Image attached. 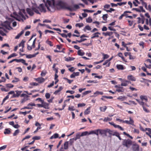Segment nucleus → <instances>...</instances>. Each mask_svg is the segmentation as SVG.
<instances>
[{
	"instance_id": "f257e3e1",
	"label": "nucleus",
	"mask_w": 151,
	"mask_h": 151,
	"mask_svg": "<svg viewBox=\"0 0 151 151\" xmlns=\"http://www.w3.org/2000/svg\"><path fill=\"white\" fill-rule=\"evenodd\" d=\"M46 7L49 11L51 12H54L56 8L55 0H52L51 1L47 0L45 5L43 4H41L38 7H33V9L37 14H40V12H46Z\"/></svg>"
},
{
	"instance_id": "f03ea898",
	"label": "nucleus",
	"mask_w": 151,
	"mask_h": 151,
	"mask_svg": "<svg viewBox=\"0 0 151 151\" xmlns=\"http://www.w3.org/2000/svg\"><path fill=\"white\" fill-rule=\"evenodd\" d=\"M56 5L60 6L62 8L67 9L70 11H72L74 10L73 8H71L70 7L67 6V3L62 1H59L57 4Z\"/></svg>"
},
{
	"instance_id": "7ed1b4c3",
	"label": "nucleus",
	"mask_w": 151,
	"mask_h": 151,
	"mask_svg": "<svg viewBox=\"0 0 151 151\" xmlns=\"http://www.w3.org/2000/svg\"><path fill=\"white\" fill-rule=\"evenodd\" d=\"M132 141L129 139H123L122 145L127 148H129L130 146L132 145Z\"/></svg>"
},
{
	"instance_id": "20e7f679",
	"label": "nucleus",
	"mask_w": 151,
	"mask_h": 151,
	"mask_svg": "<svg viewBox=\"0 0 151 151\" xmlns=\"http://www.w3.org/2000/svg\"><path fill=\"white\" fill-rule=\"evenodd\" d=\"M111 130L108 128L105 129H99V134L103 136L106 137L107 136V133H108L109 135L111 134Z\"/></svg>"
},
{
	"instance_id": "39448f33",
	"label": "nucleus",
	"mask_w": 151,
	"mask_h": 151,
	"mask_svg": "<svg viewBox=\"0 0 151 151\" xmlns=\"http://www.w3.org/2000/svg\"><path fill=\"white\" fill-rule=\"evenodd\" d=\"M116 120L117 121H119L120 122H122L124 123H126L127 124H131L132 125H134V121L132 119L131 117H129V121L126 120L124 121L123 120L120 119L118 118H116Z\"/></svg>"
},
{
	"instance_id": "423d86ee",
	"label": "nucleus",
	"mask_w": 151,
	"mask_h": 151,
	"mask_svg": "<svg viewBox=\"0 0 151 151\" xmlns=\"http://www.w3.org/2000/svg\"><path fill=\"white\" fill-rule=\"evenodd\" d=\"M11 22L8 21H6L4 22L3 26L7 29H9V28H11L10 26Z\"/></svg>"
},
{
	"instance_id": "0eeeda50",
	"label": "nucleus",
	"mask_w": 151,
	"mask_h": 151,
	"mask_svg": "<svg viewBox=\"0 0 151 151\" xmlns=\"http://www.w3.org/2000/svg\"><path fill=\"white\" fill-rule=\"evenodd\" d=\"M26 10L27 13L30 16H32L34 15V13L33 12L34 11L33 9V8L32 9H31L29 8H27L26 9Z\"/></svg>"
},
{
	"instance_id": "6e6552de",
	"label": "nucleus",
	"mask_w": 151,
	"mask_h": 151,
	"mask_svg": "<svg viewBox=\"0 0 151 151\" xmlns=\"http://www.w3.org/2000/svg\"><path fill=\"white\" fill-rule=\"evenodd\" d=\"M132 148L134 151H139V145L136 143L133 145Z\"/></svg>"
},
{
	"instance_id": "1a4fd4ad",
	"label": "nucleus",
	"mask_w": 151,
	"mask_h": 151,
	"mask_svg": "<svg viewBox=\"0 0 151 151\" xmlns=\"http://www.w3.org/2000/svg\"><path fill=\"white\" fill-rule=\"evenodd\" d=\"M99 129H98L94 130L91 131L89 132L88 135L95 134L97 136H98L99 135Z\"/></svg>"
},
{
	"instance_id": "9d476101",
	"label": "nucleus",
	"mask_w": 151,
	"mask_h": 151,
	"mask_svg": "<svg viewBox=\"0 0 151 151\" xmlns=\"http://www.w3.org/2000/svg\"><path fill=\"white\" fill-rule=\"evenodd\" d=\"M15 61L17 63L21 62L26 65H28L27 63H26L25 60L23 59H15Z\"/></svg>"
},
{
	"instance_id": "9b49d317",
	"label": "nucleus",
	"mask_w": 151,
	"mask_h": 151,
	"mask_svg": "<svg viewBox=\"0 0 151 151\" xmlns=\"http://www.w3.org/2000/svg\"><path fill=\"white\" fill-rule=\"evenodd\" d=\"M36 80L39 83H42L45 81V79L42 77L38 78L36 79Z\"/></svg>"
},
{
	"instance_id": "f8f14e48",
	"label": "nucleus",
	"mask_w": 151,
	"mask_h": 151,
	"mask_svg": "<svg viewBox=\"0 0 151 151\" xmlns=\"http://www.w3.org/2000/svg\"><path fill=\"white\" fill-rule=\"evenodd\" d=\"M111 134H110L109 135L111 136V135L115 136L116 137L118 136L119 135V132H113V131L111 130Z\"/></svg>"
},
{
	"instance_id": "ddd939ff",
	"label": "nucleus",
	"mask_w": 151,
	"mask_h": 151,
	"mask_svg": "<svg viewBox=\"0 0 151 151\" xmlns=\"http://www.w3.org/2000/svg\"><path fill=\"white\" fill-rule=\"evenodd\" d=\"M104 94V93L103 92H100L99 91H96L94 93V95L92 96H96L98 95H102Z\"/></svg>"
},
{
	"instance_id": "4468645a",
	"label": "nucleus",
	"mask_w": 151,
	"mask_h": 151,
	"mask_svg": "<svg viewBox=\"0 0 151 151\" xmlns=\"http://www.w3.org/2000/svg\"><path fill=\"white\" fill-rule=\"evenodd\" d=\"M113 34V32H103L102 33V35L105 36H110L111 35Z\"/></svg>"
},
{
	"instance_id": "2eb2a0df",
	"label": "nucleus",
	"mask_w": 151,
	"mask_h": 151,
	"mask_svg": "<svg viewBox=\"0 0 151 151\" xmlns=\"http://www.w3.org/2000/svg\"><path fill=\"white\" fill-rule=\"evenodd\" d=\"M16 94H14L13 95V96L14 97H18L20 95L21 93L22 92V91H15Z\"/></svg>"
},
{
	"instance_id": "dca6fc26",
	"label": "nucleus",
	"mask_w": 151,
	"mask_h": 151,
	"mask_svg": "<svg viewBox=\"0 0 151 151\" xmlns=\"http://www.w3.org/2000/svg\"><path fill=\"white\" fill-rule=\"evenodd\" d=\"M127 79L132 81H135L136 80V78L132 75H129L127 76Z\"/></svg>"
},
{
	"instance_id": "f3484780",
	"label": "nucleus",
	"mask_w": 151,
	"mask_h": 151,
	"mask_svg": "<svg viewBox=\"0 0 151 151\" xmlns=\"http://www.w3.org/2000/svg\"><path fill=\"white\" fill-rule=\"evenodd\" d=\"M43 105V107L45 108V109H48L49 104H47L46 102H45L44 101L43 102H42V103Z\"/></svg>"
},
{
	"instance_id": "a211bd4d",
	"label": "nucleus",
	"mask_w": 151,
	"mask_h": 151,
	"mask_svg": "<svg viewBox=\"0 0 151 151\" xmlns=\"http://www.w3.org/2000/svg\"><path fill=\"white\" fill-rule=\"evenodd\" d=\"M117 68L119 70H123L124 69L123 65L117 64L116 65Z\"/></svg>"
},
{
	"instance_id": "6ab92c4d",
	"label": "nucleus",
	"mask_w": 151,
	"mask_h": 151,
	"mask_svg": "<svg viewBox=\"0 0 151 151\" xmlns=\"http://www.w3.org/2000/svg\"><path fill=\"white\" fill-rule=\"evenodd\" d=\"M138 19V23H141L142 24H143L145 22V19L144 18L141 19L140 17L137 18Z\"/></svg>"
},
{
	"instance_id": "aec40b11",
	"label": "nucleus",
	"mask_w": 151,
	"mask_h": 151,
	"mask_svg": "<svg viewBox=\"0 0 151 151\" xmlns=\"http://www.w3.org/2000/svg\"><path fill=\"white\" fill-rule=\"evenodd\" d=\"M100 34H101L99 32H96L93 34V36L91 37V38L94 39L95 37H99V35Z\"/></svg>"
},
{
	"instance_id": "412c9836",
	"label": "nucleus",
	"mask_w": 151,
	"mask_h": 151,
	"mask_svg": "<svg viewBox=\"0 0 151 151\" xmlns=\"http://www.w3.org/2000/svg\"><path fill=\"white\" fill-rule=\"evenodd\" d=\"M91 28L88 25L86 26L83 29V30L84 32H86V30L91 31Z\"/></svg>"
},
{
	"instance_id": "4be33fe9",
	"label": "nucleus",
	"mask_w": 151,
	"mask_h": 151,
	"mask_svg": "<svg viewBox=\"0 0 151 151\" xmlns=\"http://www.w3.org/2000/svg\"><path fill=\"white\" fill-rule=\"evenodd\" d=\"M24 31L23 30L21 31L15 37L16 39H18L24 33Z\"/></svg>"
},
{
	"instance_id": "5701e85b",
	"label": "nucleus",
	"mask_w": 151,
	"mask_h": 151,
	"mask_svg": "<svg viewBox=\"0 0 151 151\" xmlns=\"http://www.w3.org/2000/svg\"><path fill=\"white\" fill-rule=\"evenodd\" d=\"M77 53L78 55L81 56L85 54L84 52L81 50H79L78 51Z\"/></svg>"
},
{
	"instance_id": "b1692460",
	"label": "nucleus",
	"mask_w": 151,
	"mask_h": 151,
	"mask_svg": "<svg viewBox=\"0 0 151 151\" xmlns=\"http://www.w3.org/2000/svg\"><path fill=\"white\" fill-rule=\"evenodd\" d=\"M59 134L58 133H55L50 137V139H52L53 138H57L58 137Z\"/></svg>"
},
{
	"instance_id": "393cba45",
	"label": "nucleus",
	"mask_w": 151,
	"mask_h": 151,
	"mask_svg": "<svg viewBox=\"0 0 151 151\" xmlns=\"http://www.w3.org/2000/svg\"><path fill=\"white\" fill-rule=\"evenodd\" d=\"M116 91L119 92H123L124 91V89L122 87H119V88H117Z\"/></svg>"
},
{
	"instance_id": "a878e982",
	"label": "nucleus",
	"mask_w": 151,
	"mask_h": 151,
	"mask_svg": "<svg viewBox=\"0 0 151 151\" xmlns=\"http://www.w3.org/2000/svg\"><path fill=\"white\" fill-rule=\"evenodd\" d=\"M11 133L10 129H6L4 132V133L6 134H9Z\"/></svg>"
},
{
	"instance_id": "bb28decb",
	"label": "nucleus",
	"mask_w": 151,
	"mask_h": 151,
	"mask_svg": "<svg viewBox=\"0 0 151 151\" xmlns=\"http://www.w3.org/2000/svg\"><path fill=\"white\" fill-rule=\"evenodd\" d=\"M69 142L68 141L65 142L64 144V149L67 150L68 148Z\"/></svg>"
},
{
	"instance_id": "cd10ccee",
	"label": "nucleus",
	"mask_w": 151,
	"mask_h": 151,
	"mask_svg": "<svg viewBox=\"0 0 151 151\" xmlns=\"http://www.w3.org/2000/svg\"><path fill=\"white\" fill-rule=\"evenodd\" d=\"M129 82V81H126L122 82L121 84V85L122 86H126L127 85Z\"/></svg>"
},
{
	"instance_id": "c85d7f7f",
	"label": "nucleus",
	"mask_w": 151,
	"mask_h": 151,
	"mask_svg": "<svg viewBox=\"0 0 151 151\" xmlns=\"http://www.w3.org/2000/svg\"><path fill=\"white\" fill-rule=\"evenodd\" d=\"M65 60L67 61L73 60L75 59L74 58L70 57L67 58H65Z\"/></svg>"
},
{
	"instance_id": "c756f323",
	"label": "nucleus",
	"mask_w": 151,
	"mask_h": 151,
	"mask_svg": "<svg viewBox=\"0 0 151 151\" xmlns=\"http://www.w3.org/2000/svg\"><path fill=\"white\" fill-rule=\"evenodd\" d=\"M90 112V107H89L85 110L84 114L85 115H87L89 114Z\"/></svg>"
},
{
	"instance_id": "7c9ffc66",
	"label": "nucleus",
	"mask_w": 151,
	"mask_h": 151,
	"mask_svg": "<svg viewBox=\"0 0 151 151\" xmlns=\"http://www.w3.org/2000/svg\"><path fill=\"white\" fill-rule=\"evenodd\" d=\"M25 42V41H24L23 40H22L21 42L19 44V46H22V48H24V43Z\"/></svg>"
},
{
	"instance_id": "2f4dec72",
	"label": "nucleus",
	"mask_w": 151,
	"mask_h": 151,
	"mask_svg": "<svg viewBox=\"0 0 151 151\" xmlns=\"http://www.w3.org/2000/svg\"><path fill=\"white\" fill-rule=\"evenodd\" d=\"M126 99V97L124 96H120L117 98V99L119 100H120L121 101H123Z\"/></svg>"
},
{
	"instance_id": "473e14b6",
	"label": "nucleus",
	"mask_w": 151,
	"mask_h": 151,
	"mask_svg": "<svg viewBox=\"0 0 151 151\" xmlns=\"http://www.w3.org/2000/svg\"><path fill=\"white\" fill-rule=\"evenodd\" d=\"M46 42L47 44L49 45L51 47L53 46V44H52V42L51 41L49 40H46Z\"/></svg>"
},
{
	"instance_id": "72a5a7b5",
	"label": "nucleus",
	"mask_w": 151,
	"mask_h": 151,
	"mask_svg": "<svg viewBox=\"0 0 151 151\" xmlns=\"http://www.w3.org/2000/svg\"><path fill=\"white\" fill-rule=\"evenodd\" d=\"M140 98L142 101L145 100L147 101V97L145 96H140Z\"/></svg>"
},
{
	"instance_id": "f704fd0d",
	"label": "nucleus",
	"mask_w": 151,
	"mask_h": 151,
	"mask_svg": "<svg viewBox=\"0 0 151 151\" xmlns=\"http://www.w3.org/2000/svg\"><path fill=\"white\" fill-rule=\"evenodd\" d=\"M17 55L15 53H13L9 56V57L7 58V59H9L12 57L16 56Z\"/></svg>"
},
{
	"instance_id": "c9c22d12",
	"label": "nucleus",
	"mask_w": 151,
	"mask_h": 151,
	"mask_svg": "<svg viewBox=\"0 0 151 151\" xmlns=\"http://www.w3.org/2000/svg\"><path fill=\"white\" fill-rule=\"evenodd\" d=\"M91 91H86L83 93L82 94L83 96H82V97H83V96L86 95L87 94L91 93Z\"/></svg>"
},
{
	"instance_id": "e433bc0d",
	"label": "nucleus",
	"mask_w": 151,
	"mask_h": 151,
	"mask_svg": "<svg viewBox=\"0 0 151 151\" xmlns=\"http://www.w3.org/2000/svg\"><path fill=\"white\" fill-rule=\"evenodd\" d=\"M107 109L106 106H104V107H100V109L101 111L104 112Z\"/></svg>"
},
{
	"instance_id": "4c0bfd02",
	"label": "nucleus",
	"mask_w": 151,
	"mask_h": 151,
	"mask_svg": "<svg viewBox=\"0 0 151 151\" xmlns=\"http://www.w3.org/2000/svg\"><path fill=\"white\" fill-rule=\"evenodd\" d=\"M84 25L83 23H77L76 24V27H79V28L83 26Z\"/></svg>"
},
{
	"instance_id": "58836bf2",
	"label": "nucleus",
	"mask_w": 151,
	"mask_h": 151,
	"mask_svg": "<svg viewBox=\"0 0 151 151\" xmlns=\"http://www.w3.org/2000/svg\"><path fill=\"white\" fill-rule=\"evenodd\" d=\"M86 104L84 103H79L78 104V107H82L84 106H86Z\"/></svg>"
},
{
	"instance_id": "ea45409f",
	"label": "nucleus",
	"mask_w": 151,
	"mask_h": 151,
	"mask_svg": "<svg viewBox=\"0 0 151 151\" xmlns=\"http://www.w3.org/2000/svg\"><path fill=\"white\" fill-rule=\"evenodd\" d=\"M34 57H35V55H34L33 54H29L27 55L26 56V58L29 59L31 58Z\"/></svg>"
},
{
	"instance_id": "a19ab883",
	"label": "nucleus",
	"mask_w": 151,
	"mask_h": 151,
	"mask_svg": "<svg viewBox=\"0 0 151 151\" xmlns=\"http://www.w3.org/2000/svg\"><path fill=\"white\" fill-rule=\"evenodd\" d=\"M68 110L69 111H73L75 110L74 106H69L68 108Z\"/></svg>"
},
{
	"instance_id": "79ce46f5",
	"label": "nucleus",
	"mask_w": 151,
	"mask_h": 151,
	"mask_svg": "<svg viewBox=\"0 0 151 151\" xmlns=\"http://www.w3.org/2000/svg\"><path fill=\"white\" fill-rule=\"evenodd\" d=\"M19 14L21 17L22 18L24 19H26V18L24 15L22 14V12H19Z\"/></svg>"
},
{
	"instance_id": "37998d69",
	"label": "nucleus",
	"mask_w": 151,
	"mask_h": 151,
	"mask_svg": "<svg viewBox=\"0 0 151 151\" xmlns=\"http://www.w3.org/2000/svg\"><path fill=\"white\" fill-rule=\"evenodd\" d=\"M108 15L107 14H104L102 16L103 19L104 20H106L108 17Z\"/></svg>"
},
{
	"instance_id": "c03bdc74",
	"label": "nucleus",
	"mask_w": 151,
	"mask_h": 151,
	"mask_svg": "<svg viewBox=\"0 0 151 151\" xmlns=\"http://www.w3.org/2000/svg\"><path fill=\"white\" fill-rule=\"evenodd\" d=\"M92 19L90 17H88L86 19V22L88 23H91L92 22Z\"/></svg>"
},
{
	"instance_id": "a18cd8bd",
	"label": "nucleus",
	"mask_w": 151,
	"mask_h": 151,
	"mask_svg": "<svg viewBox=\"0 0 151 151\" xmlns=\"http://www.w3.org/2000/svg\"><path fill=\"white\" fill-rule=\"evenodd\" d=\"M41 138V137L40 136H35L32 137V139L34 140H39Z\"/></svg>"
},
{
	"instance_id": "49530a36",
	"label": "nucleus",
	"mask_w": 151,
	"mask_h": 151,
	"mask_svg": "<svg viewBox=\"0 0 151 151\" xmlns=\"http://www.w3.org/2000/svg\"><path fill=\"white\" fill-rule=\"evenodd\" d=\"M102 55L103 56V58L104 59H107L109 57V56L107 54H105L103 53Z\"/></svg>"
},
{
	"instance_id": "de8ad7c7",
	"label": "nucleus",
	"mask_w": 151,
	"mask_h": 151,
	"mask_svg": "<svg viewBox=\"0 0 151 151\" xmlns=\"http://www.w3.org/2000/svg\"><path fill=\"white\" fill-rule=\"evenodd\" d=\"M81 136V135H80L79 134H76V137L74 138V140H76L77 139H80Z\"/></svg>"
},
{
	"instance_id": "09e8293b",
	"label": "nucleus",
	"mask_w": 151,
	"mask_h": 151,
	"mask_svg": "<svg viewBox=\"0 0 151 151\" xmlns=\"http://www.w3.org/2000/svg\"><path fill=\"white\" fill-rule=\"evenodd\" d=\"M88 133H89V132H88L87 131H85V132H83L81 133V136H83L86 135L88 134Z\"/></svg>"
},
{
	"instance_id": "8fccbe9b",
	"label": "nucleus",
	"mask_w": 151,
	"mask_h": 151,
	"mask_svg": "<svg viewBox=\"0 0 151 151\" xmlns=\"http://www.w3.org/2000/svg\"><path fill=\"white\" fill-rule=\"evenodd\" d=\"M9 98V95H7L3 99L2 101V105L3 104L4 102L6 100L8 99Z\"/></svg>"
},
{
	"instance_id": "3c124183",
	"label": "nucleus",
	"mask_w": 151,
	"mask_h": 151,
	"mask_svg": "<svg viewBox=\"0 0 151 151\" xmlns=\"http://www.w3.org/2000/svg\"><path fill=\"white\" fill-rule=\"evenodd\" d=\"M19 129H18L16 130L13 134V136L17 135L19 133Z\"/></svg>"
},
{
	"instance_id": "603ef678",
	"label": "nucleus",
	"mask_w": 151,
	"mask_h": 151,
	"mask_svg": "<svg viewBox=\"0 0 151 151\" xmlns=\"http://www.w3.org/2000/svg\"><path fill=\"white\" fill-rule=\"evenodd\" d=\"M20 96L21 97H24L26 98H28L29 97V96L28 95L25 93H22L20 95Z\"/></svg>"
},
{
	"instance_id": "864d4df0",
	"label": "nucleus",
	"mask_w": 151,
	"mask_h": 151,
	"mask_svg": "<svg viewBox=\"0 0 151 151\" xmlns=\"http://www.w3.org/2000/svg\"><path fill=\"white\" fill-rule=\"evenodd\" d=\"M115 128H118V129H119L120 130H121V131H123L124 130V128H122L121 126H120L119 125H116Z\"/></svg>"
},
{
	"instance_id": "5fc2aeb1",
	"label": "nucleus",
	"mask_w": 151,
	"mask_h": 151,
	"mask_svg": "<svg viewBox=\"0 0 151 151\" xmlns=\"http://www.w3.org/2000/svg\"><path fill=\"white\" fill-rule=\"evenodd\" d=\"M111 120V119L110 118L107 117H105L103 120V121L105 122H107L108 121H110Z\"/></svg>"
},
{
	"instance_id": "6e6d98bb",
	"label": "nucleus",
	"mask_w": 151,
	"mask_h": 151,
	"mask_svg": "<svg viewBox=\"0 0 151 151\" xmlns=\"http://www.w3.org/2000/svg\"><path fill=\"white\" fill-rule=\"evenodd\" d=\"M63 78L65 80H67L69 84H70L73 81V80H70L66 78Z\"/></svg>"
},
{
	"instance_id": "4d7b16f0",
	"label": "nucleus",
	"mask_w": 151,
	"mask_h": 151,
	"mask_svg": "<svg viewBox=\"0 0 151 151\" xmlns=\"http://www.w3.org/2000/svg\"><path fill=\"white\" fill-rule=\"evenodd\" d=\"M104 10L106 11L107 12H112L114 11H115L114 9L113 8H110V9L109 10H107L105 9H104Z\"/></svg>"
},
{
	"instance_id": "13d9d810",
	"label": "nucleus",
	"mask_w": 151,
	"mask_h": 151,
	"mask_svg": "<svg viewBox=\"0 0 151 151\" xmlns=\"http://www.w3.org/2000/svg\"><path fill=\"white\" fill-rule=\"evenodd\" d=\"M143 109L145 112L147 113H149L150 111L149 110L147 109L144 106H143Z\"/></svg>"
},
{
	"instance_id": "bf43d9fd",
	"label": "nucleus",
	"mask_w": 151,
	"mask_h": 151,
	"mask_svg": "<svg viewBox=\"0 0 151 151\" xmlns=\"http://www.w3.org/2000/svg\"><path fill=\"white\" fill-rule=\"evenodd\" d=\"M136 58V57L134 56H133L131 55V54L129 56V59L130 60H134Z\"/></svg>"
},
{
	"instance_id": "052dcab7",
	"label": "nucleus",
	"mask_w": 151,
	"mask_h": 151,
	"mask_svg": "<svg viewBox=\"0 0 151 151\" xmlns=\"http://www.w3.org/2000/svg\"><path fill=\"white\" fill-rule=\"evenodd\" d=\"M50 95L48 93H47L45 95V96L47 99L49 98L50 97Z\"/></svg>"
},
{
	"instance_id": "680f3d73",
	"label": "nucleus",
	"mask_w": 151,
	"mask_h": 151,
	"mask_svg": "<svg viewBox=\"0 0 151 151\" xmlns=\"http://www.w3.org/2000/svg\"><path fill=\"white\" fill-rule=\"evenodd\" d=\"M127 4V2H123L121 3H117V5H118L119 6H121L122 5H125Z\"/></svg>"
},
{
	"instance_id": "e2e57ef3",
	"label": "nucleus",
	"mask_w": 151,
	"mask_h": 151,
	"mask_svg": "<svg viewBox=\"0 0 151 151\" xmlns=\"http://www.w3.org/2000/svg\"><path fill=\"white\" fill-rule=\"evenodd\" d=\"M87 82L88 83H96L97 82L94 81L92 80H88L87 81Z\"/></svg>"
},
{
	"instance_id": "0e129e2a",
	"label": "nucleus",
	"mask_w": 151,
	"mask_h": 151,
	"mask_svg": "<svg viewBox=\"0 0 151 151\" xmlns=\"http://www.w3.org/2000/svg\"><path fill=\"white\" fill-rule=\"evenodd\" d=\"M74 8H73L74 10H75V9H78L79 8V6L77 4H75L74 5Z\"/></svg>"
},
{
	"instance_id": "69168bd1",
	"label": "nucleus",
	"mask_w": 151,
	"mask_h": 151,
	"mask_svg": "<svg viewBox=\"0 0 151 151\" xmlns=\"http://www.w3.org/2000/svg\"><path fill=\"white\" fill-rule=\"evenodd\" d=\"M6 86L9 88H12L14 87V86L11 84H8L6 85Z\"/></svg>"
},
{
	"instance_id": "338daca9",
	"label": "nucleus",
	"mask_w": 151,
	"mask_h": 151,
	"mask_svg": "<svg viewBox=\"0 0 151 151\" xmlns=\"http://www.w3.org/2000/svg\"><path fill=\"white\" fill-rule=\"evenodd\" d=\"M144 42H143L142 41V42H140L139 43V45L141 46H142V48H144Z\"/></svg>"
},
{
	"instance_id": "774afa93",
	"label": "nucleus",
	"mask_w": 151,
	"mask_h": 151,
	"mask_svg": "<svg viewBox=\"0 0 151 151\" xmlns=\"http://www.w3.org/2000/svg\"><path fill=\"white\" fill-rule=\"evenodd\" d=\"M28 100V98H24L22 99L21 101V103H24L26 101Z\"/></svg>"
}]
</instances>
